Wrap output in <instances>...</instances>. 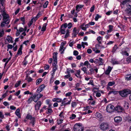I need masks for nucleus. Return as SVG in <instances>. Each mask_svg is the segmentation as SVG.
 Listing matches in <instances>:
<instances>
[{"mask_svg": "<svg viewBox=\"0 0 131 131\" xmlns=\"http://www.w3.org/2000/svg\"><path fill=\"white\" fill-rule=\"evenodd\" d=\"M125 79L127 81L131 80V74H126L125 77Z\"/></svg>", "mask_w": 131, "mask_h": 131, "instance_id": "obj_17", "label": "nucleus"}, {"mask_svg": "<svg viewBox=\"0 0 131 131\" xmlns=\"http://www.w3.org/2000/svg\"><path fill=\"white\" fill-rule=\"evenodd\" d=\"M6 39L9 42H12V38L10 36H8L7 37Z\"/></svg>", "mask_w": 131, "mask_h": 131, "instance_id": "obj_31", "label": "nucleus"}, {"mask_svg": "<svg viewBox=\"0 0 131 131\" xmlns=\"http://www.w3.org/2000/svg\"><path fill=\"white\" fill-rule=\"evenodd\" d=\"M14 29L17 30V31L16 33V35L17 36H18L19 35V32H18V29L17 27H14Z\"/></svg>", "mask_w": 131, "mask_h": 131, "instance_id": "obj_47", "label": "nucleus"}, {"mask_svg": "<svg viewBox=\"0 0 131 131\" xmlns=\"http://www.w3.org/2000/svg\"><path fill=\"white\" fill-rule=\"evenodd\" d=\"M65 48L64 47H60L59 49V51L60 52L61 54H63L64 53V51Z\"/></svg>", "mask_w": 131, "mask_h": 131, "instance_id": "obj_28", "label": "nucleus"}, {"mask_svg": "<svg viewBox=\"0 0 131 131\" xmlns=\"http://www.w3.org/2000/svg\"><path fill=\"white\" fill-rule=\"evenodd\" d=\"M46 109L47 110L46 112L47 114H49L53 112L51 108H47Z\"/></svg>", "mask_w": 131, "mask_h": 131, "instance_id": "obj_26", "label": "nucleus"}, {"mask_svg": "<svg viewBox=\"0 0 131 131\" xmlns=\"http://www.w3.org/2000/svg\"><path fill=\"white\" fill-rule=\"evenodd\" d=\"M101 16L100 15L98 14L96 15L95 18V20L96 21H97L99 18L101 17Z\"/></svg>", "mask_w": 131, "mask_h": 131, "instance_id": "obj_40", "label": "nucleus"}, {"mask_svg": "<svg viewBox=\"0 0 131 131\" xmlns=\"http://www.w3.org/2000/svg\"><path fill=\"white\" fill-rule=\"evenodd\" d=\"M131 93V90L127 89L119 92L120 95L123 97H126L128 94Z\"/></svg>", "mask_w": 131, "mask_h": 131, "instance_id": "obj_2", "label": "nucleus"}, {"mask_svg": "<svg viewBox=\"0 0 131 131\" xmlns=\"http://www.w3.org/2000/svg\"><path fill=\"white\" fill-rule=\"evenodd\" d=\"M95 9V6L94 5H93L90 8V11L91 12H93Z\"/></svg>", "mask_w": 131, "mask_h": 131, "instance_id": "obj_59", "label": "nucleus"}, {"mask_svg": "<svg viewBox=\"0 0 131 131\" xmlns=\"http://www.w3.org/2000/svg\"><path fill=\"white\" fill-rule=\"evenodd\" d=\"M109 127V125L108 124L106 123H102L100 126V128L103 131L106 130L108 129Z\"/></svg>", "mask_w": 131, "mask_h": 131, "instance_id": "obj_3", "label": "nucleus"}, {"mask_svg": "<svg viewBox=\"0 0 131 131\" xmlns=\"http://www.w3.org/2000/svg\"><path fill=\"white\" fill-rule=\"evenodd\" d=\"M95 47L97 48L98 49L99 48V47H101V48H104L103 46L100 45V44H97L95 45Z\"/></svg>", "mask_w": 131, "mask_h": 131, "instance_id": "obj_54", "label": "nucleus"}, {"mask_svg": "<svg viewBox=\"0 0 131 131\" xmlns=\"http://www.w3.org/2000/svg\"><path fill=\"white\" fill-rule=\"evenodd\" d=\"M58 53L57 52H54L53 53V60H57V56Z\"/></svg>", "mask_w": 131, "mask_h": 131, "instance_id": "obj_25", "label": "nucleus"}, {"mask_svg": "<svg viewBox=\"0 0 131 131\" xmlns=\"http://www.w3.org/2000/svg\"><path fill=\"white\" fill-rule=\"evenodd\" d=\"M47 26V24L45 23L44 24L41 28V31H44L46 29V27Z\"/></svg>", "mask_w": 131, "mask_h": 131, "instance_id": "obj_32", "label": "nucleus"}, {"mask_svg": "<svg viewBox=\"0 0 131 131\" xmlns=\"http://www.w3.org/2000/svg\"><path fill=\"white\" fill-rule=\"evenodd\" d=\"M117 93V91L115 90H113L111 91H110L108 93V94H110L112 93H113L114 94H116Z\"/></svg>", "mask_w": 131, "mask_h": 131, "instance_id": "obj_35", "label": "nucleus"}, {"mask_svg": "<svg viewBox=\"0 0 131 131\" xmlns=\"http://www.w3.org/2000/svg\"><path fill=\"white\" fill-rule=\"evenodd\" d=\"M95 116L99 118L100 120L101 121L103 119V118L101 114L99 113H96L95 114Z\"/></svg>", "mask_w": 131, "mask_h": 131, "instance_id": "obj_13", "label": "nucleus"}, {"mask_svg": "<svg viewBox=\"0 0 131 131\" xmlns=\"http://www.w3.org/2000/svg\"><path fill=\"white\" fill-rule=\"evenodd\" d=\"M53 69L52 70V71H53L55 72L57 69L58 68V66H53Z\"/></svg>", "mask_w": 131, "mask_h": 131, "instance_id": "obj_50", "label": "nucleus"}, {"mask_svg": "<svg viewBox=\"0 0 131 131\" xmlns=\"http://www.w3.org/2000/svg\"><path fill=\"white\" fill-rule=\"evenodd\" d=\"M30 120H31V123L33 125H34L35 121V118L34 117H32V118Z\"/></svg>", "mask_w": 131, "mask_h": 131, "instance_id": "obj_44", "label": "nucleus"}, {"mask_svg": "<svg viewBox=\"0 0 131 131\" xmlns=\"http://www.w3.org/2000/svg\"><path fill=\"white\" fill-rule=\"evenodd\" d=\"M63 112L62 111L60 113L59 116L62 119L64 118V116L63 115Z\"/></svg>", "mask_w": 131, "mask_h": 131, "instance_id": "obj_57", "label": "nucleus"}, {"mask_svg": "<svg viewBox=\"0 0 131 131\" xmlns=\"http://www.w3.org/2000/svg\"><path fill=\"white\" fill-rule=\"evenodd\" d=\"M112 63L113 64H117L119 63V62L116 59H112L111 61Z\"/></svg>", "mask_w": 131, "mask_h": 131, "instance_id": "obj_30", "label": "nucleus"}, {"mask_svg": "<svg viewBox=\"0 0 131 131\" xmlns=\"http://www.w3.org/2000/svg\"><path fill=\"white\" fill-rule=\"evenodd\" d=\"M89 71L92 74L94 73V69L90 67Z\"/></svg>", "mask_w": 131, "mask_h": 131, "instance_id": "obj_60", "label": "nucleus"}, {"mask_svg": "<svg viewBox=\"0 0 131 131\" xmlns=\"http://www.w3.org/2000/svg\"><path fill=\"white\" fill-rule=\"evenodd\" d=\"M114 119L115 122L119 123L121 121L122 118L120 116H117L114 118Z\"/></svg>", "mask_w": 131, "mask_h": 131, "instance_id": "obj_14", "label": "nucleus"}, {"mask_svg": "<svg viewBox=\"0 0 131 131\" xmlns=\"http://www.w3.org/2000/svg\"><path fill=\"white\" fill-rule=\"evenodd\" d=\"M80 27V28H81L83 30L85 31L86 29L84 24H82L81 25Z\"/></svg>", "mask_w": 131, "mask_h": 131, "instance_id": "obj_29", "label": "nucleus"}, {"mask_svg": "<svg viewBox=\"0 0 131 131\" xmlns=\"http://www.w3.org/2000/svg\"><path fill=\"white\" fill-rule=\"evenodd\" d=\"M22 45H21L20 46L18 50V51L17 52V54L18 55H20L22 53V52L21 50L22 49Z\"/></svg>", "mask_w": 131, "mask_h": 131, "instance_id": "obj_21", "label": "nucleus"}, {"mask_svg": "<svg viewBox=\"0 0 131 131\" xmlns=\"http://www.w3.org/2000/svg\"><path fill=\"white\" fill-rule=\"evenodd\" d=\"M20 112V110L18 108L17 109L15 112V114L19 118H21L20 115L19 113Z\"/></svg>", "mask_w": 131, "mask_h": 131, "instance_id": "obj_19", "label": "nucleus"}, {"mask_svg": "<svg viewBox=\"0 0 131 131\" xmlns=\"http://www.w3.org/2000/svg\"><path fill=\"white\" fill-rule=\"evenodd\" d=\"M45 87L44 84H43L40 86L37 90V92L38 93L40 92L44 89Z\"/></svg>", "mask_w": 131, "mask_h": 131, "instance_id": "obj_10", "label": "nucleus"}, {"mask_svg": "<svg viewBox=\"0 0 131 131\" xmlns=\"http://www.w3.org/2000/svg\"><path fill=\"white\" fill-rule=\"evenodd\" d=\"M115 110L118 112H124V110L121 106L118 105L115 108Z\"/></svg>", "mask_w": 131, "mask_h": 131, "instance_id": "obj_8", "label": "nucleus"}, {"mask_svg": "<svg viewBox=\"0 0 131 131\" xmlns=\"http://www.w3.org/2000/svg\"><path fill=\"white\" fill-rule=\"evenodd\" d=\"M43 95L40 93L35 94L33 96V101L35 102H36Z\"/></svg>", "mask_w": 131, "mask_h": 131, "instance_id": "obj_7", "label": "nucleus"}, {"mask_svg": "<svg viewBox=\"0 0 131 131\" xmlns=\"http://www.w3.org/2000/svg\"><path fill=\"white\" fill-rule=\"evenodd\" d=\"M33 21V19H31V20L29 21V23L28 24V25L29 27H30L32 24Z\"/></svg>", "mask_w": 131, "mask_h": 131, "instance_id": "obj_61", "label": "nucleus"}, {"mask_svg": "<svg viewBox=\"0 0 131 131\" xmlns=\"http://www.w3.org/2000/svg\"><path fill=\"white\" fill-rule=\"evenodd\" d=\"M91 106H88L84 107L83 111H87L89 110H90L91 108Z\"/></svg>", "mask_w": 131, "mask_h": 131, "instance_id": "obj_38", "label": "nucleus"}, {"mask_svg": "<svg viewBox=\"0 0 131 131\" xmlns=\"http://www.w3.org/2000/svg\"><path fill=\"white\" fill-rule=\"evenodd\" d=\"M99 64L103 65L104 63L103 59L101 58H100L99 60Z\"/></svg>", "mask_w": 131, "mask_h": 131, "instance_id": "obj_37", "label": "nucleus"}, {"mask_svg": "<svg viewBox=\"0 0 131 131\" xmlns=\"http://www.w3.org/2000/svg\"><path fill=\"white\" fill-rule=\"evenodd\" d=\"M52 101L53 102H57L58 103L61 102L62 101V100L59 98H55L52 99Z\"/></svg>", "mask_w": 131, "mask_h": 131, "instance_id": "obj_16", "label": "nucleus"}, {"mask_svg": "<svg viewBox=\"0 0 131 131\" xmlns=\"http://www.w3.org/2000/svg\"><path fill=\"white\" fill-rule=\"evenodd\" d=\"M126 13L129 15H131V6L129 5L128 6L126 10Z\"/></svg>", "mask_w": 131, "mask_h": 131, "instance_id": "obj_11", "label": "nucleus"}, {"mask_svg": "<svg viewBox=\"0 0 131 131\" xmlns=\"http://www.w3.org/2000/svg\"><path fill=\"white\" fill-rule=\"evenodd\" d=\"M112 68L110 66L108 67V69H107L105 72V73L106 75H109L111 71Z\"/></svg>", "mask_w": 131, "mask_h": 131, "instance_id": "obj_15", "label": "nucleus"}, {"mask_svg": "<svg viewBox=\"0 0 131 131\" xmlns=\"http://www.w3.org/2000/svg\"><path fill=\"white\" fill-rule=\"evenodd\" d=\"M41 104L42 103L41 101H39L37 102L35 106V110H39Z\"/></svg>", "mask_w": 131, "mask_h": 131, "instance_id": "obj_9", "label": "nucleus"}, {"mask_svg": "<svg viewBox=\"0 0 131 131\" xmlns=\"http://www.w3.org/2000/svg\"><path fill=\"white\" fill-rule=\"evenodd\" d=\"M32 117L31 115L28 114L27 115L26 117V119L30 120L32 118Z\"/></svg>", "mask_w": 131, "mask_h": 131, "instance_id": "obj_43", "label": "nucleus"}, {"mask_svg": "<svg viewBox=\"0 0 131 131\" xmlns=\"http://www.w3.org/2000/svg\"><path fill=\"white\" fill-rule=\"evenodd\" d=\"M3 17V21H7L9 19V16L7 14L4 9L1 11Z\"/></svg>", "mask_w": 131, "mask_h": 131, "instance_id": "obj_4", "label": "nucleus"}, {"mask_svg": "<svg viewBox=\"0 0 131 131\" xmlns=\"http://www.w3.org/2000/svg\"><path fill=\"white\" fill-rule=\"evenodd\" d=\"M79 32V30H77L76 27L73 28L72 33L73 36L74 37H75Z\"/></svg>", "mask_w": 131, "mask_h": 131, "instance_id": "obj_12", "label": "nucleus"}, {"mask_svg": "<svg viewBox=\"0 0 131 131\" xmlns=\"http://www.w3.org/2000/svg\"><path fill=\"white\" fill-rule=\"evenodd\" d=\"M0 118L2 119L5 118L4 115L3 114V112H0Z\"/></svg>", "mask_w": 131, "mask_h": 131, "instance_id": "obj_49", "label": "nucleus"}, {"mask_svg": "<svg viewBox=\"0 0 131 131\" xmlns=\"http://www.w3.org/2000/svg\"><path fill=\"white\" fill-rule=\"evenodd\" d=\"M129 104L128 102L124 101V105L126 109H128L129 108Z\"/></svg>", "mask_w": 131, "mask_h": 131, "instance_id": "obj_27", "label": "nucleus"}, {"mask_svg": "<svg viewBox=\"0 0 131 131\" xmlns=\"http://www.w3.org/2000/svg\"><path fill=\"white\" fill-rule=\"evenodd\" d=\"M20 20L22 22H23L22 23V24H25V18L24 17H21L20 19Z\"/></svg>", "mask_w": 131, "mask_h": 131, "instance_id": "obj_51", "label": "nucleus"}, {"mask_svg": "<svg viewBox=\"0 0 131 131\" xmlns=\"http://www.w3.org/2000/svg\"><path fill=\"white\" fill-rule=\"evenodd\" d=\"M33 97H30L27 101L28 103V104L30 103L32 100L33 101Z\"/></svg>", "mask_w": 131, "mask_h": 131, "instance_id": "obj_36", "label": "nucleus"}, {"mask_svg": "<svg viewBox=\"0 0 131 131\" xmlns=\"http://www.w3.org/2000/svg\"><path fill=\"white\" fill-rule=\"evenodd\" d=\"M76 117V115L74 114H72L71 115V116L70 117V118L71 119H74Z\"/></svg>", "mask_w": 131, "mask_h": 131, "instance_id": "obj_56", "label": "nucleus"}, {"mask_svg": "<svg viewBox=\"0 0 131 131\" xmlns=\"http://www.w3.org/2000/svg\"><path fill=\"white\" fill-rule=\"evenodd\" d=\"M67 24L65 23L62 24L61 26L60 29V32L61 34H66L64 38H67L69 36V33L70 30L67 28Z\"/></svg>", "mask_w": 131, "mask_h": 131, "instance_id": "obj_1", "label": "nucleus"}, {"mask_svg": "<svg viewBox=\"0 0 131 131\" xmlns=\"http://www.w3.org/2000/svg\"><path fill=\"white\" fill-rule=\"evenodd\" d=\"M42 80L41 79H38L36 81V84L38 85L39 84L41 81Z\"/></svg>", "mask_w": 131, "mask_h": 131, "instance_id": "obj_39", "label": "nucleus"}, {"mask_svg": "<svg viewBox=\"0 0 131 131\" xmlns=\"http://www.w3.org/2000/svg\"><path fill=\"white\" fill-rule=\"evenodd\" d=\"M122 54L123 55H126L127 56H128V53L126 51H123L122 52Z\"/></svg>", "mask_w": 131, "mask_h": 131, "instance_id": "obj_55", "label": "nucleus"}, {"mask_svg": "<svg viewBox=\"0 0 131 131\" xmlns=\"http://www.w3.org/2000/svg\"><path fill=\"white\" fill-rule=\"evenodd\" d=\"M4 34V31L3 30H0V37L3 36Z\"/></svg>", "mask_w": 131, "mask_h": 131, "instance_id": "obj_41", "label": "nucleus"}, {"mask_svg": "<svg viewBox=\"0 0 131 131\" xmlns=\"http://www.w3.org/2000/svg\"><path fill=\"white\" fill-rule=\"evenodd\" d=\"M118 47L116 45H115L114 47L113 48L111 52L113 53H114L116 51L117 49L118 48Z\"/></svg>", "mask_w": 131, "mask_h": 131, "instance_id": "obj_22", "label": "nucleus"}, {"mask_svg": "<svg viewBox=\"0 0 131 131\" xmlns=\"http://www.w3.org/2000/svg\"><path fill=\"white\" fill-rule=\"evenodd\" d=\"M77 73H76L75 75L77 78H80V75L81 71L80 70H79L76 71Z\"/></svg>", "mask_w": 131, "mask_h": 131, "instance_id": "obj_24", "label": "nucleus"}, {"mask_svg": "<svg viewBox=\"0 0 131 131\" xmlns=\"http://www.w3.org/2000/svg\"><path fill=\"white\" fill-rule=\"evenodd\" d=\"M95 95L97 97H99L101 96V94L100 93L97 92L96 93Z\"/></svg>", "mask_w": 131, "mask_h": 131, "instance_id": "obj_63", "label": "nucleus"}, {"mask_svg": "<svg viewBox=\"0 0 131 131\" xmlns=\"http://www.w3.org/2000/svg\"><path fill=\"white\" fill-rule=\"evenodd\" d=\"M83 5H77L76 7V10L78 12L79 11H80L81 8H82L83 6Z\"/></svg>", "mask_w": 131, "mask_h": 131, "instance_id": "obj_18", "label": "nucleus"}, {"mask_svg": "<svg viewBox=\"0 0 131 131\" xmlns=\"http://www.w3.org/2000/svg\"><path fill=\"white\" fill-rule=\"evenodd\" d=\"M57 63V60H53L52 65L53 66H57L56 64Z\"/></svg>", "mask_w": 131, "mask_h": 131, "instance_id": "obj_46", "label": "nucleus"}, {"mask_svg": "<svg viewBox=\"0 0 131 131\" xmlns=\"http://www.w3.org/2000/svg\"><path fill=\"white\" fill-rule=\"evenodd\" d=\"M72 26V24L71 23H69L68 24H67V27H68V29H70Z\"/></svg>", "mask_w": 131, "mask_h": 131, "instance_id": "obj_45", "label": "nucleus"}, {"mask_svg": "<svg viewBox=\"0 0 131 131\" xmlns=\"http://www.w3.org/2000/svg\"><path fill=\"white\" fill-rule=\"evenodd\" d=\"M115 84V82L114 81H110L108 83V86H111Z\"/></svg>", "mask_w": 131, "mask_h": 131, "instance_id": "obj_34", "label": "nucleus"}, {"mask_svg": "<svg viewBox=\"0 0 131 131\" xmlns=\"http://www.w3.org/2000/svg\"><path fill=\"white\" fill-rule=\"evenodd\" d=\"M79 54L77 50H75L73 51V54L75 56H77Z\"/></svg>", "mask_w": 131, "mask_h": 131, "instance_id": "obj_53", "label": "nucleus"}, {"mask_svg": "<svg viewBox=\"0 0 131 131\" xmlns=\"http://www.w3.org/2000/svg\"><path fill=\"white\" fill-rule=\"evenodd\" d=\"M71 106L73 107H75L77 105V103L75 102H72L71 103Z\"/></svg>", "mask_w": 131, "mask_h": 131, "instance_id": "obj_58", "label": "nucleus"}, {"mask_svg": "<svg viewBox=\"0 0 131 131\" xmlns=\"http://www.w3.org/2000/svg\"><path fill=\"white\" fill-rule=\"evenodd\" d=\"M49 68V66L48 65L45 64L44 67V68L45 70H48Z\"/></svg>", "mask_w": 131, "mask_h": 131, "instance_id": "obj_62", "label": "nucleus"}, {"mask_svg": "<svg viewBox=\"0 0 131 131\" xmlns=\"http://www.w3.org/2000/svg\"><path fill=\"white\" fill-rule=\"evenodd\" d=\"M48 4V2L47 1L43 4V7L44 8H45L47 7V5Z\"/></svg>", "mask_w": 131, "mask_h": 131, "instance_id": "obj_48", "label": "nucleus"}, {"mask_svg": "<svg viewBox=\"0 0 131 131\" xmlns=\"http://www.w3.org/2000/svg\"><path fill=\"white\" fill-rule=\"evenodd\" d=\"M127 61L129 62H131V56L128 57L127 59Z\"/></svg>", "mask_w": 131, "mask_h": 131, "instance_id": "obj_64", "label": "nucleus"}, {"mask_svg": "<svg viewBox=\"0 0 131 131\" xmlns=\"http://www.w3.org/2000/svg\"><path fill=\"white\" fill-rule=\"evenodd\" d=\"M18 31V32H19L20 34V32L24 31V29L20 27L19 28Z\"/></svg>", "mask_w": 131, "mask_h": 131, "instance_id": "obj_42", "label": "nucleus"}, {"mask_svg": "<svg viewBox=\"0 0 131 131\" xmlns=\"http://www.w3.org/2000/svg\"><path fill=\"white\" fill-rule=\"evenodd\" d=\"M21 82V81L20 80L17 81L15 85V88L18 87L19 86Z\"/></svg>", "mask_w": 131, "mask_h": 131, "instance_id": "obj_33", "label": "nucleus"}, {"mask_svg": "<svg viewBox=\"0 0 131 131\" xmlns=\"http://www.w3.org/2000/svg\"><path fill=\"white\" fill-rule=\"evenodd\" d=\"M74 131H82L83 129L79 124H75L74 126Z\"/></svg>", "mask_w": 131, "mask_h": 131, "instance_id": "obj_5", "label": "nucleus"}, {"mask_svg": "<svg viewBox=\"0 0 131 131\" xmlns=\"http://www.w3.org/2000/svg\"><path fill=\"white\" fill-rule=\"evenodd\" d=\"M68 99L67 98H64V99L63 101L66 105L69 104L71 103V100H68Z\"/></svg>", "mask_w": 131, "mask_h": 131, "instance_id": "obj_20", "label": "nucleus"}, {"mask_svg": "<svg viewBox=\"0 0 131 131\" xmlns=\"http://www.w3.org/2000/svg\"><path fill=\"white\" fill-rule=\"evenodd\" d=\"M7 21H3L1 24V26L2 27H4L5 26V25L7 23Z\"/></svg>", "mask_w": 131, "mask_h": 131, "instance_id": "obj_52", "label": "nucleus"}, {"mask_svg": "<svg viewBox=\"0 0 131 131\" xmlns=\"http://www.w3.org/2000/svg\"><path fill=\"white\" fill-rule=\"evenodd\" d=\"M115 107L113 105L110 104L108 105L106 107L107 111L108 113H111L114 111Z\"/></svg>", "mask_w": 131, "mask_h": 131, "instance_id": "obj_6", "label": "nucleus"}, {"mask_svg": "<svg viewBox=\"0 0 131 131\" xmlns=\"http://www.w3.org/2000/svg\"><path fill=\"white\" fill-rule=\"evenodd\" d=\"M25 79L29 82L32 81V79L30 77H29L28 74H26Z\"/></svg>", "mask_w": 131, "mask_h": 131, "instance_id": "obj_23", "label": "nucleus"}]
</instances>
